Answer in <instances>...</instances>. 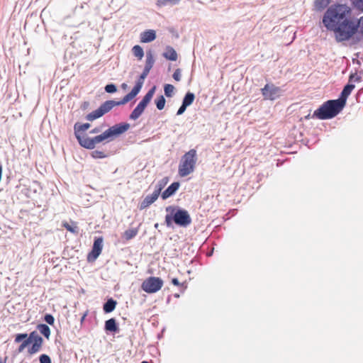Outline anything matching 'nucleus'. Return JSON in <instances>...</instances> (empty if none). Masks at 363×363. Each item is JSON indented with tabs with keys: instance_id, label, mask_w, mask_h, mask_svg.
I'll return each mask as SVG.
<instances>
[{
	"instance_id": "47",
	"label": "nucleus",
	"mask_w": 363,
	"mask_h": 363,
	"mask_svg": "<svg viewBox=\"0 0 363 363\" xmlns=\"http://www.w3.org/2000/svg\"><path fill=\"white\" fill-rule=\"evenodd\" d=\"M0 363H2L1 357H0Z\"/></svg>"
},
{
	"instance_id": "32",
	"label": "nucleus",
	"mask_w": 363,
	"mask_h": 363,
	"mask_svg": "<svg viewBox=\"0 0 363 363\" xmlns=\"http://www.w3.org/2000/svg\"><path fill=\"white\" fill-rule=\"evenodd\" d=\"M151 69L145 67L142 74L139 76L141 79H145Z\"/></svg>"
},
{
	"instance_id": "40",
	"label": "nucleus",
	"mask_w": 363,
	"mask_h": 363,
	"mask_svg": "<svg viewBox=\"0 0 363 363\" xmlns=\"http://www.w3.org/2000/svg\"><path fill=\"white\" fill-rule=\"evenodd\" d=\"M156 89H157V86L155 85H153L152 87H150L148 91H156Z\"/></svg>"
},
{
	"instance_id": "24",
	"label": "nucleus",
	"mask_w": 363,
	"mask_h": 363,
	"mask_svg": "<svg viewBox=\"0 0 363 363\" xmlns=\"http://www.w3.org/2000/svg\"><path fill=\"white\" fill-rule=\"evenodd\" d=\"M144 79H141L138 77L134 86L132 88L130 91H140L144 84Z\"/></svg>"
},
{
	"instance_id": "27",
	"label": "nucleus",
	"mask_w": 363,
	"mask_h": 363,
	"mask_svg": "<svg viewBox=\"0 0 363 363\" xmlns=\"http://www.w3.org/2000/svg\"><path fill=\"white\" fill-rule=\"evenodd\" d=\"M352 2L356 9L363 12V0H353Z\"/></svg>"
},
{
	"instance_id": "4",
	"label": "nucleus",
	"mask_w": 363,
	"mask_h": 363,
	"mask_svg": "<svg viewBox=\"0 0 363 363\" xmlns=\"http://www.w3.org/2000/svg\"><path fill=\"white\" fill-rule=\"evenodd\" d=\"M139 92H128L121 100H109L103 103L99 108L91 112L86 116L89 121H94L100 118L105 113L109 112L113 107L121 105H124L133 100Z\"/></svg>"
},
{
	"instance_id": "1",
	"label": "nucleus",
	"mask_w": 363,
	"mask_h": 363,
	"mask_svg": "<svg viewBox=\"0 0 363 363\" xmlns=\"http://www.w3.org/2000/svg\"><path fill=\"white\" fill-rule=\"evenodd\" d=\"M352 19V9L337 3L326 9L322 21L326 29L333 32L336 42L342 43L351 40Z\"/></svg>"
},
{
	"instance_id": "9",
	"label": "nucleus",
	"mask_w": 363,
	"mask_h": 363,
	"mask_svg": "<svg viewBox=\"0 0 363 363\" xmlns=\"http://www.w3.org/2000/svg\"><path fill=\"white\" fill-rule=\"evenodd\" d=\"M359 31L363 35V16L359 19L355 18V17L353 16L351 39L354 38Z\"/></svg>"
},
{
	"instance_id": "8",
	"label": "nucleus",
	"mask_w": 363,
	"mask_h": 363,
	"mask_svg": "<svg viewBox=\"0 0 363 363\" xmlns=\"http://www.w3.org/2000/svg\"><path fill=\"white\" fill-rule=\"evenodd\" d=\"M103 238H96L91 251L87 255V261L89 262H94L98 257L101 255L102 249H103Z\"/></svg>"
},
{
	"instance_id": "39",
	"label": "nucleus",
	"mask_w": 363,
	"mask_h": 363,
	"mask_svg": "<svg viewBox=\"0 0 363 363\" xmlns=\"http://www.w3.org/2000/svg\"><path fill=\"white\" fill-rule=\"evenodd\" d=\"M121 88L123 89V90H125L127 88H128V85L125 84V83H123L121 84Z\"/></svg>"
},
{
	"instance_id": "31",
	"label": "nucleus",
	"mask_w": 363,
	"mask_h": 363,
	"mask_svg": "<svg viewBox=\"0 0 363 363\" xmlns=\"http://www.w3.org/2000/svg\"><path fill=\"white\" fill-rule=\"evenodd\" d=\"M167 184V182H160L159 184L157 185L156 189L154 191H158L159 195L161 193L162 189L164 188V185Z\"/></svg>"
},
{
	"instance_id": "28",
	"label": "nucleus",
	"mask_w": 363,
	"mask_h": 363,
	"mask_svg": "<svg viewBox=\"0 0 363 363\" xmlns=\"http://www.w3.org/2000/svg\"><path fill=\"white\" fill-rule=\"evenodd\" d=\"M39 359L40 363H51L50 357L45 354H41Z\"/></svg>"
},
{
	"instance_id": "37",
	"label": "nucleus",
	"mask_w": 363,
	"mask_h": 363,
	"mask_svg": "<svg viewBox=\"0 0 363 363\" xmlns=\"http://www.w3.org/2000/svg\"><path fill=\"white\" fill-rule=\"evenodd\" d=\"M172 283L175 286H179L180 284L179 279L177 278H174L172 279Z\"/></svg>"
},
{
	"instance_id": "16",
	"label": "nucleus",
	"mask_w": 363,
	"mask_h": 363,
	"mask_svg": "<svg viewBox=\"0 0 363 363\" xmlns=\"http://www.w3.org/2000/svg\"><path fill=\"white\" fill-rule=\"evenodd\" d=\"M116 304V301L113 299H108L104 305V311L106 313H111L115 309Z\"/></svg>"
},
{
	"instance_id": "2",
	"label": "nucleus",
	"mask_w": 363,
	"mask_h": 363,
	"mask_svg": "<svg viewBox=\"0 0 363 363\" xmlns=\"http://www.w3.org/2000/svg\"><path fill=\"white\" fill-rule=\"evenodd\" d=\"M129 128L130 125L128 123H121L110 127L104 133L94 138L81 137L79 135H77V139L82 147L91 150L99 143H108L113 140L115 138L126 132Z\"/></svg>"
},
{
	"instance_id": "36",
	"label": "nucleus",
	"mask_w": 363,
	"mask_h": 363,
	"mask_svg": "<svg viewBox=\"0 0 363 363\" xmlns=\"http://www.w3.org/2000/svg\"><path fill=\"white\" fill-rule=\"evenodd\" d=\"M101 129L100 127H96L94 128V129H92L90 133H98L99 132H101Z\"/></svg>"
},
{
	"instance_id": "3",
	"label": "nucleus",
	"mask_w": 363,
	"mask_h": 363,
	"mask_svg": "<svg viewBox=\"0 0 363 363\" xmlns=\"http://www.w3.org/2000/svg\"><path fill=\"white\" fill-rule=\"evenodd\" d=\"M14 341L16 343L22 342L18 348V352H22L30 343H33L32 346L28 349V352L30 354L39 352L41 350L43 343V338L37 333L36 331L31 332L29 335H28L27 333L17 334L15 336Z\"/></svg>"
},
{
	"instance_id": "41",
	"label": "nucleus",
	"mask_w": 363,
	"mask_h": 363,
	"mask_svg": "<svg viewBox=\"0 0 363 363\" xmlns=\"http://www.w3.org/2000/svg\"><path fill=\"white\" fill-rule=\"evenodd\" d=\"M178 172L179 174L182 173V164H179V167H178Z\"/></svg>"
},
{
	"instance_id": "25",
	"label": "nucleus",
	"mask_w": 363,
	"mask_h": 363,
	"mask_svg": "<svg viewBox=\"0 0 363 363\" xmlns=\"http://www.w3.org/2000/svg\"><path fill=\"white\" fill-rule=\"evenodd\" d=\"M157 108L159 110H162L165 105V99L163 96H160L155 101Z\"/></svg>"
},
{
	"instance_id": "46",
	"label": "nucleus",
	"mask_w": 363,
	"mask_h": 363,
	"mask_svg": "<svg viewBox=\"0 0 363 363\" xmlns=\"http://www.w3.org/2000/svg\"><path fill=\"white\" fill-rule=\"evenodd\" d=\"M141 363H149V362L147 361H143Z\"/></svg>"
},
{
	"instance_id": "43",
	"label": "nucleus",
	"mask_w": 363,
	"mask_h": 363,
	"mask_svg": "<svg viewBox=\"0 0 363 363\" xmlns=\"http://www.w3.org/2000/svg\"><path fill=\"white\" fill-rule=\"evenodd\" d=\"M164 93H165V94H166L167 96H172V94H172V92L167 91V92H164Z\"/></svg>"
},
{
	"instance_id": "26",
	"label": "nucleus",
	"mask_w": 363,
	"mask_h": 363,
	"mask_svg": "<svg viewBox=\"0 0 363 363\" xmlns=\"http://www.w3.org/2000/svg\"><path fill=\"white\" fill-rule=\"evenodd\" d=\"M91 156L95 159H101L106 157L104 152L100 150H94L91 152Z\"/></svg>"
},
{
	"instance_id": "23",
	"label": "nucleus",
	"mask_w": 363,
	"mask_h": 363,
	"mask_svg": "<svg viewBox=\"0 0 363 363\" xmlns=\"http://www.w3.org/2000/svg\"><path fill=\"white\" fill-rule=\"evenodd\" d=\"M179 2V0H157V4L159 6H166V5H175Z\"/></svg>"
},
{
	"instance_id": "19",
	"label": "nucleus",
	"mask_w": 363,
	"mask_h": 363,
	"mask_svg": "<svg viewBox=\"0 0 363 363\" xmlns=\"http://www.w3.org/2000/svg\"><path fill=\"white\" fill-rule=\"evenodd\" d=\"M155 62L152 52L149 50L146 52V62L145 67L152 69Z\"/></svg>"
},
{
	"instance_id": "34",
	"label": "nucleus",
	"mask_w": 363,
	"mask_h": 363,
	"mask_svg": "<svg viewBox=\"0 0 363 363\" xmlns=\"http://www.w3.org/2000/svg\"><path fill=\"white\" fill-rule=\"evenodd\" d=\"M174 89V86L169 84H166L164 86V91H173Z\"/></svg>"
},
{
	"instance_id": "33",
	"label": "nucleus",
	"mask_w": 363,
	"mask_h": 363,
	"mask_svg": "<svg viewBox=\"0 0 363 363\" xmlns=\"http://www.w3.org/2000/svg\"><path fill=\"white\" fill-rule=\"evenodd\" d=\"M173 78L176 80V81H179L180 79H181V72H180V69H177L174 73L173 74Z\"/></svg>"
},
{
	"instance_id": "5",
	"label": "nucleus",
	"mask_w": 363,
	"mask_h": 363,
	"mask_svg": "<svg viewBox=\"0 0 363 363\" xmlns=\"http://www.w3.org/2000/svg\"><path fill=\"white\" fill-rule=\"evenodd\" d=\"M163 286V281L160 277H150L143 281L141 289L148 294H154L160 291Z\"/></svg>"
},
{
	"instance_id": "18",
	"label": "nucleus",
	"mask_w": 363,
	"mask_h": 363,
	"mask_svg": "<svg viewBox=\"0 0 363 363\" xmlns=\"http://www.w3.org/2000/svg\"><path fill=\"white\" fill-rule=\"evenodd\" d=\"M37 328L43 335H44L48 339L49 338L50 335V329L47 325L39 324L37 326Z\"/></svg>"
},
{
	"instance_id": "13",
	"label": "nucleus",
	"mask_w": 363,
	"mask_h": 363,
	"mask_svg": "<svg viewBox=\"0 0 363 363\" xmlns=\"http://www.w3.org/2000/svg\"><path fill=\"white\" fill-rule=\"evenodd\" d=\"M162 56L171 61H175L177 59V53L175 50L171 46H167L165 48L164 52L162 54Z\"/></svg>"
},
{
	"instance_id": "30",
	"label": "nucleus",
	"mask_w": 363,
	"mask_h": 363,
	"mask_svg": "<svg viewBox=\"0 0 363 363\" xmlns=\"http://www.w3.org/2000/svg\"><path fill=\"white\" fill-rule=\"evenodd\" d=\"M104 91H117V88L114 84L111 83L104 86Z\"/></svg>"
},
{
	"instance_id": "20",
	"label": "nucleus",
	"mask_w": 363,
	"mask_h": 363,
	"mask_svg": "<svg viewBox=\"0 0 363 363\" xmlns=\"http://www.w3.org/2000/svg\"><path fill=\"white\" fill-rule=\"evenodd\" d=\"M133 53L134 56L138 57L139 60H141L144 56V51L141 46L136 45H134L132 49Z\"/></svg>"
},
{
	"instance_id": "29",
	"label": "nucleus",
	"mask_w": 363,
	"mask_h": 363,
	"mask_svg": "<svg viewBox=\"0 0 363 363\" xmlns=\"http://www.w3.org/2000/svg\"><path fill=\"white\" fill-rule=\"evenodd\" d=\"M46 323H48L50 325H53L55 322L54 317L50 314H46L44 318Z\"/></svg>"
},
{
	"instance_id": "42",
	"label": "nucleus",
	"mask_w": 363,
	"mask_h": 363,
	"mask_svg": "<svg viewBox=\"0 0 363 363\" xmlns=\"http://www.w3.org/2000/svg\"><path fill=\"white\" fill-rule=\"evenodd\" d=\"M182 113V106L177 111V115H181Z\"/></svg>"
},
{
	"instance_id": "35",
	"label": "nucleus",
	"mask_w": 363,
	"mask_h": 363,
	"mask_svg": "<svg viewBox=\"0 0 363 363\" xmlns=\"http://www.w3.org/2000/svg\"><path fill=\"white\" fill-rule=\"evenodd\" d=\"M354 88V85L349 84L344 86L342 91H352Z\"/></svg>"
},
{
	"instance_id": "15",
	"label": "nucleus",
	"mask_w": 363,
	"mask_h": 363,
	"mask_svg": "<svg viewBox=\"0 0 363 363\" xmlns=\"http://www.w3.org/2000/svg\"><path fill=\"white\" fill-rule=\"evenodd\" d=\"M138 233V228H131L126 230L123 234V238H124L126 241H128L133 238H135Z\"/></svg>"
},
{
	"instance_id": "45",
	"label": "nucleus",
	"mask_w": 363,
	"mask_h": 363,
	"mask_svg": "<svg viewBox=\"0 0 363 363\" xmlns=\"http://www.w3.org/2000/svg\"><path fill=\"white\" fill-rule=\"evenodd\" d=\"M354 78H355V77L351 76L350 78V81H352Z\"/></svg>"
},
{
	"instance_id": "6",
	"label": "nucleus",
	"mask_w": 363,
	"mask_h": 363,
	"mask_svg": "<svg viewBox=\"0 0 363 363\" xmlns=\"http://www.w3.org/2000/svg\"><path fill=\"white\" fill-rule=\"evenodd\" d=\"M166 212L165 223L168 227L172 226L173 223L182 225V209L169 206L166 208Z\"/></svg>"
},
{
	"instance_id": "14",
	"label": "nucleus",
	"mask_w": 363,
	"mask_h": 363,
	"mask_svg": "<svg viewBox=\"0 0 363 363\" xmlns=\"http://www.w3.org/2000/svg\"><path fill=\"white\" fill-rule=\"evenodd\" d=\"M105 329L107 331L110 332H117L118 330V328L117 326L116 320L114 318L108 319L105 322Z\"/></svg>"
},
{
	"instance_id": "21",
	"label": "nucleus",
	"mask_w": 363,
	"mask_h": 363,
	"mask_svg": "<svg viewBox=\"0 0 363 363\" xmlns=\"http://www.w3.org/2000/svg\"><path fill=\"white\" fill-rule=\"evenodd\" d=\"M62 226L66 228L68 231L77 234L78 233V227L75 222H72V225L69 224L67 222H63Z\"/></svg>"
},
{
	"instance_id": "7",
	"label": "nucleus",
	"mask_w": 363,
	"mask_h": 363,
	"mask_svg": "<svg viewBox=\"0 0 363 363\" xmlns=\"http://www.w3.org/2000/svg\"><path fill=\"white\" fill-rule=\"evenodd\" d=\"M153 94L154 92H147L146 94V95L143 97L142 101L138 104V106L134 108V110L130 113L129 116L130 119L135 121L142 115L147 104L151 101L153 96Z\"/></svg>"
},
{
	"instance_id": "22",
	"label": "nucleus",
	"mask_w": 363,
	"mask_h": 363,
	"mask_svg": "<svg viewBox=\"0 0 363 363\" xmlns=\"http://www.w3.org/2000/svg\"><path fill=\"white\" fill-rule=\"evenodd\" d=\"M89 127H90V124L89 123H84V124H81V125L75 124L74 125L75 135L77 136V135H79L77 133L78 132L85 131L87 129H89Z\"/></svg>"
},
{
	"instance_id": "44",
	"label": "nucleus",
	"mask_w": 363,
	"mask_h": 363,
	"mask_svg": "<svg viewBox=\"0 0 363 363\" xmlns=\"http://www.w3.org/2000/svg\"><path fill=\"white\" fill-rule=\"evenodd\" d=\"M261 91H267V85L261 89Z\"/></svg>"
},
{
	"instance_id": "17",
	"label": "nucleus",
	"mask_w": 363,
	"mask_h": 363,
	"mask_svg": "<svg viewBox=\"0 0 363 363\" xmlns=\"http://www.w3.org/2000/svg\"><path fill=\"white\" fill-rule=\"evenodd\" d=\"M330 3V0H315L314 2L315 9L322 11Z\"/></svg>"
},
{
	"instance_id": "38",
	"label": "nucleus",
	"mask_w": 363,
	"mask_h": 363,
	"mask_svg": "<svg viewBox=\"0 0 363 363\" xmlns=\"http://www.w3.org/2000/svg\"><path fill=\"white\" fill-rule=\"evenodd\" d=\"M86 315H87V312H86L83 314V315L82 316L81 320H80L81 323H82L84 321Z\"/></svg>"
},
{
	"instance_id": "10",
	"label": "nucleus",
	"mask_w": 363,
	"mask_h": 363,
	"mask_svg": "<svg viewBox=\"0 0 363 363\" xmlns=\"http://www.w3.org/2000/svg\"><path fill=\"white\" fill-rule=\"evenodd\" d=\"M158 191H154L152 194L146 196L139 205L140 210H143L149 207L158 199Z\"/></svg>"
},
{
	"instance_id": "11",
	"label": "nucleus",
	"mask_w": 363,
	"mask_h": 363,
	"mask_svg": "<svg viewBox=\"0 0 363 363\" xmlns=\"http://www.w3.org/2000/svg\"><path fill=\"white\" fill-rule=\"evenodd\" d=\"M156 38V32L154 30H146L140 34V41L147 43Z\"/></svg>"
},
{
	"instance_id": "12",
	"label": "nucleus",
	"mask_w": 363,
	"mask_h": 363,
	"mask_svg": "<svg viewBox=\"0 0 363 363\" xmlns=\"http://www.w3.org/2000/svg\"><path fill=\"white\" fill-rule=\"evenodd\" d=\"M180 184L179 182L172 183L166 190L162 194V198L166 199L173 195L175 191L179 189Z\"/></svg>"
}]
</instances>
